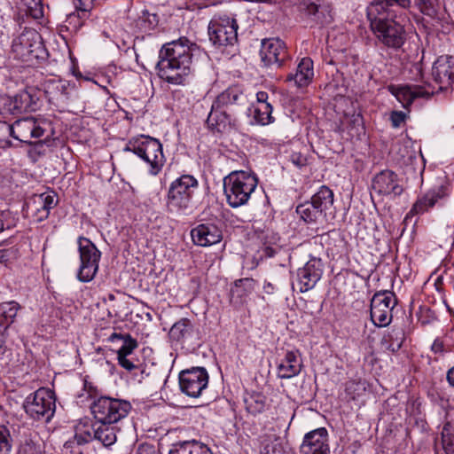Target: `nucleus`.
I'll return each mask as SVG.
<instances>
[{
  "instance_id": "14",
  "label": "nucleus",
  "mask_w": 454,
  "mask_h": 454,
  "mask_svg": "<svg viewBox=\"0 0 454 454\" xmlns=\"http://www.w3.org/2000/svg\"><path fill=\"white\" fill-rule=\"evenodd\" d=\"M208 373L204 367H192L179 374L181 391L190 397H199L208 384Z\"/></svg>"
},
{
  "instance_id": "2",
  "label": "nucleus",
  "mask_w": 454,
  "mask_h": 454,
  "mask_svg": "<svg viewBox=\"0 0 454 454\" xmlns=\"http://www.w3.org/2000/svg\"><path fill=\"white\" fill-rule=\"evenodd\" d=\"M199 187L198 180L192 175L184 174L175 179L169 185L166 206L168 212L177 215H188L192 212V198Z\"/></svg>"
},
{
  "instance_id": "63",
  "label": "nucleus",
  "mask_w": 454,
  "mask_h": 454,
  "mask_svg": "<svg viewBox=\"0 0 454 454\" xmlns=\"http://www.w3.org/2000/svg\"><path fill=\"white\" fill-rule=\"evenodd\" d=\"M270 288H272L271 285L268 284V289H270Z\"/></svg>"
},
{
  "instance_id": "36",
  "label": "nucleus",
  "mask_w": 454,
  "mask_h": 454,
  "mask_svg": "<svg viewBox=\"0 0 454 454\" xmlns=\"http://www.w3.org/2000/svg\"><path fill=\"white\" fill-rule=\"evenodd\" d=\"M254 288V280L253 278H240L235 281L234 287L231 288V295L237 294L241 297L251 293Z\"/></svg>"
},
{
  "instance_id": "33",
  "label": "nucleus",
  "mask_w": 454,
  "mask_h": 454,
  "mask_svg": "<svg viewBox=\"0 0 454 454\" xmlns=\"http://www.w3.org/2000/svg\"><path fill=\"white\" fill-rule=\"evenodd\" d=\"M404 333L400 328H393L381 339V347L391 353L397 352L403 342Z\"/></svg>"
},
{
  "instance_id": "46",
  "label": "nucleus",
  "mask_w": 454,
  "mask_h": 454,
  "mask_svg": "<svg viewBox=\"0 0 454 454\" xmlns=\"http://www.w3.org/2000/svg\"><path fill=\"white\" fill-rule=\"evenodd\" d=\"M94 0H73L76 11L81 12L85 16L93 8Z\"/></svg>"
},
{
  "instance_id": "27",
  "label": "nucleus",
  "mask_w": 454,
  "mask_h": 454,
  "mask_svg": "<svg viewBox=\"0 0 454 454\" xmlns=\"http://www.w3.org/2000/svg\"><path fill=\"white\" fill-rule=\"evenodd\" d=\"M20 308L19 303L14 301L0 303V350L4 342L3 335L13 322Z\"/></svg>"
},
{
  "instance_id": "5",
  "label": "nucleus",
  "mask_w": 454,
  "mask_h": 454,
  "mask_svg": "<svg viewBox=\"0 0 454 454\" xmlns=\"http://www.w3.org/2000/svg\"><path fill=\"white\" fill-rule=\"evenodd\" d=\"M97 423L116 424L126 418L131 410L129 402L108 396H100L90 404Z\"/></svg>"
},
{
  "instance_id": "22",
  "label": "nucleus",
  "mask_w": 454,
  "mask_h": 454,
  "mask_svg": "<svg viewBox=\"0 0 454 454\" xmlns=\"http://www.w3.org/2000/svg\"><path fill=\"white\" fill-rule=\"evenodd\" d=\"M432 75L441 88L452 84L454 82V57L440 56L434 63Z\"/></svg>"
},
{
  "instance_id": "34",
  "label": "nucleus",
  "mask_w": 454,
  "mask_h": 454,
  "mask_svg": "<svg viewBox=\"0 0 454 454\" xmlns=\"http://www.w3.org/2000/svg\"><path fill=\"white\" fill-rule=\"evenodd\" d=\"M193 333V325L188 318H181L176 322L169 331V336L176 341L188 338Z\"/></svg>"
},
{
  "instance_id": "13",
  "label": "nucleus",
  "mask_w": 454,
  "mask_h": 454,
  "mask_svg": "<svg viewBox=\"0 0 454 454\" xmlns=\"http://www.w3.org/2000/svg\"><path fill=\"white\" fill-rule=\"evenodd\" d=\"M238 23L233 18H215L208 25L209 39L217 46L233 45L238 40Z\"/></svg>"
},
{
  "instance_id": "48",
  "label": "nucleus",
  "mask_w": 454,
  "mask_h": 454,
  "mask_svg": "<svg viewBox=\"0 0 454 454\" xmlns=\"http://www.w3.org/2000/svg\"><path fill=\"white\" fill-rule=\"evenodd\" d=\"M290 160L298 168H301L307 166V164H308L307 157L304 156L303 154H301V153H296V152L293 153L290 155Z\"/></svg>"
},
{
  "instance_id": "50",
  "label": "nucleus",
  "mask_w": 454,
  "mask_h": 454,
  "mask_svg": "<svg viewBox=\"0 0 454 454\" xmlns=\"http://www.w3.org/2000/svg\"><path fill=\"white\" fill-rule=\"evenodd\" d=\"M75 439H76L78 444H83V443H87V442L92 441L93 439H95L94 434H93V427L91 428V431L85 430L83 432L76 433Z\"/></svg>"
},
{
  "instance_id": "18",
  "label": "nucleus",
  "mask_w": 454,
  "mask_h": 454,
  "mask_svg": "<svg viewBox=\"0 0 454 454\" xmlns=\"http://www.w3.org/2000/svg\"><path fill=\"white\" fill-rule=\"evenodd\" d=\"M36 102L34 97L27 90L16 95L0 97V114L3 115H18L35 110Z\"/></svg>"
},
{
  "instance_id": "4",
  "label": "nucleus",
  "mask_w": 454,
  "mask_h": 454,
  "mask_svg": "<svg viewBox=\"0 0 454 454\" xmlns=\"http://www.w3.org/2000/svg\"><path fill=\"white\" fill-rule=\"evenodd\" d=\"M124 151L132 152L149 164V172L153 176H156L161 171L166 160L160 142L149 136L142 135L130 139Z\"/></svg>"
},
{
  "instance_id": "24",
  "label": "nucleus",
  "mask_w": 454,
  "mask_h": 454,
  "mask_svg": "<svg viewBox=\"0 0 454 454\" xmlns=\"http://www.w3.org/2000/svg\"><path fill=\"white\" fill-rule=\"evenodd\" d=\"M215 107L235 109L247 104V96L238 86H231L221 92L214 100Z\"/></svg>"
},
{
  "instance_id": "19",
  "label": "nucleus",
  "mask_w": 454,
  "mask_h": 454,
  "mask_svg": "<svg viewBox=\"0 0 454 454\" xmlns=\"http://www.w3.org/2000/svg\"><path fill=\"white\" fill-rule=\"evenodd\" d=\"M449 196L448 188L444 185L429 190L422 196H419L410 211L407 213L404 221H408L414 215H422L434 207L441 200Z\"/></svg>"
},
{
  "instance_id": "17",
  "label": "nucleus",
  "mask_w": 454,
  "mask_h": 454,
  "mask_svg": "<svg viewBox=\"0 0 454 454\" xmlns=\"http://www.w3.org/2000/svg\"><path fill=\"white\" fill-rule=\"evenodd\" d=\"M372 188L379 195L395 198L403 192V181L392 170L385 169L375 175Z\"/></svg>"
},
{
  "instance_id": "40",
  "label": "nucleus",
  "mask_w": 454,
  "mask_h": 454,
  "mask_svg": "<svg viewBox=\"0 0 454 454\" xmlns=\"http://www.w3.org/2000/svg\"><path fill=\"white\" fill-rule=\"evenodd\" d=\"M138 26L144 29L151 30L153 29L159 22L158 16L154 13H150L147 10H144L138 18Z\"/></svg>"
},
{
  "instance_id": "41",
  "label": "nucleus",
  "mask_w": 454,
  "mask_h": 454,
  "mask_svg": "<svg viewBox=\"0 0 454 454\" xmlns=\"http://www.w3.org/2000/svg\"><path fill=\"white\" fill-rule=\"evenodd\" d=\"M20 454H43L41 445L32 438H26L20 444Z\"/></svg>"
},
{
  "instance_id": "26",
  "label": "nucleus",
  "mask_w": 454,
  "mask_h": 454,
  "mask_svg": "<svg viewBox=\"0 0 454 454\" xmlns=\"http://www.w3.org/2000/svg\"><path fill=\"white\" fill-rule=\"evenodd\" d=\"M314 76L313 61L309 58H303L298 64L294 73L287 74L286 81L293 82L294 86L301 88L308 86Z\"/></svg>"
},
{
  "instance_id": "7",
  "label": "nucleus",
  "mask_w": 454,
  "mask_h": 454,
  "mask_svg": "<svg viewBox=\"0 0 454 454\" xmlns=\"http://www.w3.org/2000/svg\"><path fill=\"white\" fill-rule=\"evenodd\" d=\"M23 406L33 419L49 422L56 409L54 393L44 387L39 388L26 398Z\"/></svg>"
},
{
  "instance_id": "45",
  "label": "nucleus",
  "mask_w": 454,
  "mask_h": 454,
  "mask_svg": "<svg viewBox=\"0 0 454 454\" xmlns=\"http://www.w3.org/2000/svg\"><path fill=\"white\" fill-rule=\"evenodd\" d=\"M28 207L34 212L35 216L38 222H42L49 216L50 212L45 207L35 203V197L32 201L28 203Z\"/></svg>"
},
{
  "instance_id": "52",
  "label": "nucleus",
  "mask_w": 454,
  "mask_h": 454,
  "mask_svg": "<svg viewBox=\"0 0 454 454\" xmlns=\"http://www.w3.org/2000/svg\"><path fill=\"white\" fill-rule=\"evenodd\" d=\"M192 454H212V452L206 444L195 441Z\"/></svg>"
},
{
  "instance_id": "37",
  "label": "nucleus",
  "mask_w": 454,
  "mask_h": 454,
  "mask_svg": "<svg viewBox=\"0 0 454 454\" xmlns=\"http://www.w3.org/2000/svg\"><path fill=\"white\" fill-rule=\"evenodd\" d=\"M13 447V439L9 428L0 424V454H11Z\"/></svg>"
},
{
  "instance_id": "31",
  "label": "nucleus",
  "mask_w": 454,
  "mask_h": 454,
  "mask_svg": "<svg viewBox=\"0 0 454 454\" xmlns=\"http://www.w3.org/2000/svg\"><path fill=\"white\" fill-rule=\"evenodd\" d=\"M99 425H93V434L96 440L102 442L106 447L111 446L115 443L117 440L116 436V427L114 424H104L98 423Z\"/></svg>"
},
{
  "instance_id": "39",
  "label": "nucleus",
  "mask_w": 454,
  "mask_h": 454,
  "mask_svg": "<svg viewBox=\"0 0 454 454\" xmlns=\"http://www.w3.org/2000/svg\"><path fill=\"white\" fill-rule=\"evenodd\" d=\"M26 14L35 20L43 16V7L41 0H24Z\"/></svg>"
},
{
  "instance_id": "44",
  "label": "nucleus",
  "mask_w": 454,
  "mask_h": 454,
  "mask_svg": "<svg viewBox=\"0 0 454 454\" xmlns=\"http://www.w3.org/2000/svg\"><path fill=\"white\" fill-rule=\"evenodd\" d=\"M265 403L261 396L253 397L247 400V409L250 413L256 414L260 413L264 410Z\"/></svg>"
},
{
  "instance_id": "6",
  "label": "nucleus",
  "mask_w": 454,
  "mask_h": 454,
  "mask_svg": "<svg viewBox=\"0 0 454 454\" xmlns=\"http://www.w3.org/2000/svg\"><path fill=\"white\" fill-rule=\"evenodd\" d=\"M43 87L48 102L63 111L78 98L76 84L67 80L49 79Z\"/></svg>"
},
{
  "instance_id": "53",
  "label": "nucleus",
  "mask_w": 454,
  "mask_h": 454,
  "mask_svg": "<svg viewBox=\"0 0 454 454\" xmlns=\"http://www.w3.org/2000/svg\"><path fill=\"white\" fill-rule=\"evenodd\" d=\"M382 1L387 6L397 5L403 9H409L411 5V0H382Z\"/></svg>"
},
{
  "instance_id": "58",
  "label": "nucleus",
  "mask_w": 454,
  "mask_h": 454,
  "mask_svg": "<svg viewBox=\"0 0 454 454\" xmlns=\"http://www.w3.org/2000/svg\"><path fill=\"white\" fill-rule=\"evenodd\" d=\"M318 5L314 4V3H311L310 4L308 5V12L309 14H317L318 12Z\"/></svg>"
},
{
  "instance_id": "8",
  "label": "nucleus",
  "mask_w": 454,
  "mask_h": 454,
  "mask_svg": "<svg viewBox=\"0 0 454 454\" xmlns=\"http://www.w3.org/2000/svg\"><path fill=\"white\" fill-rule=\"evenodd\" d=\"M48 128L49 123L45 120L29 116L15 121L7 129L13 138L31 145L33 139H40L44 137Z\"/></svg>"
},
{
  "instance_id": "12",
  "label": "nucleus",
  "mask_w": 454,
  "mask_h": 454,
  "mask_svg": "<svg viewBox=\"0 0 454 454\" xmlns=\"http://www.w3.org/2000/svg\"><path fill=\"white\" fill-rule=\"evenodd\" d=\"M397 303L395 295L390 291L376 293L371 300L370 317L375 326L385 327L392 321V310Z\"/></svg>"
},
{
  "instance_id": "15",
  "label": "nucleus",
  "mask_w": 454,
  "mask_h": 454,
  "mask_svg": "<svg viewBox=\"0 0 454 454\" xmlns=\"http://www.w3.org/2000/svg\"><path fill=\"white\" fill-rule=\"evenodd\" d=\"M323 274V262L317 257L310 258L306 264L298 269L293 287H297L301 293L312 289Z\"/></svg>"
},
{
  "instance_id": "25",
  "label": "nucleus",
  "mask_w": 454,
  "mask_h": 454,
  "mask_svg": "<svg viewBox=\"0 0 454 454\" xmlns=\"http://www.w3.org/2000/svg\"><path fill=\"white\" fill-rule=\"evenodd\" d=\"M300 356L301 353L297 349L286 351L284 358L278 365V377L280 379H291L297 376L302 368V362Z\"/></svg>"
},
{
  "instance_id": "21",
  "label": "nucleus",
  "mask_w": 454,
  "mask_h": 454,
  "mask_svg": "<svg viewBox=\"0 0 454 454\" xmlns=\"http://www.w3.org/2000/svg\"><path fill=\"white\" fill-rule=\"evenodd\" d=\"M192 242L200 247H209L223 239L222 231L213 223H200L191 231Z\"/></svg>"
},
{
  "instance_id": "60",
  "label": "nucleus",
  "mask_w": 454,
  "mask_h": 454,
  "mask_svg": "<svg viewBox=\"0 0 454 454\" xmlns=\"http://www.w3.org/2000/svg\"><path fill=\"white\" fill-rule=\"evenodd\" d=\"M441 348H442V346H441L440 343L434 342V345H433V349H434L435 351L440 350Z\"/></svg>"
},
{
  "instance_id": "55",
  "label": "nucleus",
  "mask_w": 454,
  "mask_h": 454,
  "mask_svg": "<svg viewBox=\"0 0 454 454\" xmlns=\"http://www.w3.org/2000/svg\"><path fill=\"white\" fill-rule=\"evenodd\" d=\"M154 449L150 444H141L138 446L137 454H154Z\"/></svg>"
},
{
  "instance_id": "10",
  "label": "nucleus",
  "mask_w": 454,
  "mask_h": 454,
  "mask_svg": "<svg viewBox=\"0 0 454 454\" xmlns=\"http://www.w3.org/2000/svg\"><path fill=\"white\" fill-rule=\"evenodd\" d=\"M371 28L384 45L400 48L405 41L403 27L392 19L375 17L371 20Z\"/></svg>"
},
{
  "instance_id": "30",
  "label": "nucleus",
  "mask_w": 454,
  "mask_h": 454,
  "mask_svg": "<svg viewBox=\"0 0 454 454\" xmlns=\"http://www.w3.org/2000/svg\"><path fill=\"white\" fill-rule=\"evenodd\" d=\"M310 201L326 216L333 206V192L329 187L322 185L311 197Z\"/></svg>"
},
{
  "instance_id": "23",
  "label": "nucleus",
  "mask_w": 454,
  "mask_h": 454,
  "mask_svg": "<svg viewBox=\"0 0 454 454\" xmlns=\"http://www.w3.org/2000/svg\"><path fill=\"white\" fill-rule=\"evenodd\" d=\"M389 90L404 108L411 106L415 98H428L433 93L419 85H391Z\"/></svg>"
},
{
  "instance_id": "11",
  "label": "nucleus",
  "mask_w": 454,
  "mask_h": 454,
  "mask_svg": "<svg viewBox=\"0 0 454 454\" xmlns=\"http://www.w3.org/2000/svg\"><path fill=\"white\" fill-rule=\"evenodd\" d=\"M40 39V35L35 29H25L12 41V52L14 58L24 62L38 59L42 50Z\"/></svg>"
},
{
  "instance_id": "42",
  "label": "nucleus",
  "mask_w": 454,
  "mask_h": 454,
  "mask_svg": "<svg viewBox=\"0 0 454 454\" xmlns=\"http://www.w3.org/2000/svg\"><path fill=\"white\" fill-rule=\"evenodd\" d=\"M35 203L43 205L50 212L57 205V200L54 194L42 193L35 196Z\"/></svg>"
},
{
  "instance_id": "56",
  "label": "nucleus",
  "mask_w": 454,
  "mask_h": 454,
  "mask_svg": "<svg viewBox=\"0 0 454 454\" xmlns=\"http://www.w3.org/2000/svg\"><path fill=\"white\" fill-rule=\"evenodd\" d=\"M268 93L265 91H259L256 93L257 104H269L268 103Z\"/></svg>"
},
{
  "instance_id": "59",
  "label": "nucleus",
  "mask_w": 454,
  "mask_h": 454,
  "mask_svg": "<svg viewBox=\"0 0 454 454\" xmlns=\"http://www.w3.org/2000/svg\"><path fill=\"white\" fill-rule=\"evenodd\" d=\"M5 214L4 212H2L0 214V232L2 231H4V217Z\"/></svg>"
},
{
  "instance_id": "35",
  "label": "nucleus",
  "mask_w": 454,
  "mask_h": 454,
  "mask_svg": "<svg viewBox=\"0 0 454 454\" xmlns=\"http://www.w3.org/2000/svg\"><path fill=\"white\" fill-rule=\"evenodd\" d=\"M272 106L270 104H256L254 106L253 117L258 124L266 125L272 121Z\"/></svg>"
},
{
  "instance_id": "47",
  "label": "nucleus",
  "mask_w": 454,
  "mask_h": 454,
  "mask_svg": "<svg viewBox=\"0 0 454 454\" xmlns=\"http://www.w3.org/2000/svg\"><path fill=\"white\" fill-rule=\"evenodd\" d=\"M119 364L126 369L129 372H131L135 369H138L140 367V364L138 360H134L132 357H124L122 359H118Z\"/></svg>"
},
{
  "instance_id": "3",
  "label": "nucleus",
  "mask_w": 454,
  "mask_h": 454,
  "mask_svg": "<svg viewBox=\"0 0 454 454\" xmlns=\"http://www.w3.org/2000/svg\"><path fill=\"white\" fill-rule=\"evenodd\" d=\"M254 175L239 170L232 171L223 178V190L227 203L236 208L246 205L257 186Z\"/></svg>"
},
{
  "instance_id": "38",
  "label": "nucleus",
  "mask_w": 454,
  "mask_h": 454,
  "mask_svg": "<svg viewBox=\"0 0 454 454\" xmlns=\"http://www.w3.org/2000/svg\"><path fill=\"white\" fill-rule=\"evenodd\" d=\"M442 449L444 454H454V435L450 423L445 424L442 431Z\"/></svg>"
},
{
  "instance_id": "28",
  "label": "nucleus",
  "mask_w": 454,
  "mask_h": 454,
  "mask_svg": "<svg viewBox=\"0 0 454 454\" xmlns=\"http://www.w3.org/2000/svg\"><path fill=\"white\" fill-rule=\"evenodd\" d=\"M109 340L111 342H121V346L117 350V360L131 356L133 351L138 346L137 340L132 338L130 334L114 333L109 337Z\"/></svg>"
},
{
  "instance_id": "54",
  "label": "nucleus",
  "mask_w": 454,
  "mask_h": 454,
  "mask_svg": "<svg viewBox=\"0 0 454 454\" xmlns=\"http://www.w3.org/2000/svg\"><path fill=\"white\" fill-rule=\"evenodd\" d=\"M360 384L355 380H350L346 383L345 391L350 395L351 399H355L354 393L359 389Z\"/></svg>"
},
{
  "instance_id": "61",
  "label": "nucleus",
  "mask_w": 454,
  "mask_h": 454,
  "mask_svg": "<svg viewBox=\"0 0 454 454\" xmlns=\"http://www.w3.org/2000/svg\"><path fill=\"white\" fill-rule=\"evenodd\" d=\"M260 442H261V444H264V439H263V436H261L260 437Z\"/></svg>"
},
{
  "instance_id": "16",
  "label": "nucleus",
  "mask_w": 454,
  "mask_h": 454,
  "mask_svg": "<svg viewBox=\"0 0 454 454\" xmlns=\"http://www.w3.org/2000/svg\"><path fill=\"white\" fill-rule=\"evenodd\" d=\"M260 56L264 67L278 68L288 58L286 43L278 38L264 39Z\"/></svg>"
},
{
  "instance_id": "43",
  "label": "nucleus",
  "mask_w": 454,
  "mask_h": 454,
  "mask_svg": "<svg viewBox=\"0 0 454 454\" xmlns=\"http://www.w3.org/2000/svg\"><path fill=\"white\" fill-rule=\"evenodd\" d=\"M194 442L193 440L175 443L168 454H192Z\"/></svg>"
},
{
  "instance_id": "62",
  "label": "nucleus",
  "mask_w": 454,
  "mask_h": 454,
  "mask_svg": "<svg viewBox=\"0 0 454 454\" xmlns=\"http://www.w3.org/2000/svg\"><path fill=\"white\" fill-rule=\"evenodd\" d=\"M3 256H4V255H3L2 252H0V262H2V258H3Z\"/></svg>"
},
{
  "instance_id": "32",
  "label": "nucleus",
  "mask_w": 454,
  "mask_h": 454,
  "mask_svg": "<svg viewBox=\"0 0 454 454\" xmlns=\"http://www.w3.org/2000/svg\"><path fill=\"white\" fill-rule=\"evenodd\" d=\"M296 212L304 222L309 223H322L326 219L324 213H322L310 200L298 205Z\"/></svg>"
},
{
  "instance_id": "9",
  "label": "nucleus",
  "mask_w": 454,
  "mask_h": 454,
  "mask_svg": "<svg viewBox=\"0 0 454 454\" xmlns=\"http://www.w3.org/2000/svg\"><path fill=\"white\" fill-rule=\"evenodd\" d=\"M78 246L81 265L77 278L81 282H90L98 270L101 253L89 239L83 237L78 239Z\"/></svg>"
},
{
  "instance_id": "20",
  "label": "nucleus",
  "mask_w": 454,
  "mask_h": 454,
  "mask_svg": "<svg viewBox=\"0 0 454 454\" xmlns=\"http://www.w3.org/2000/svg\"><path fill=\"white\" fill-rule=\"evenodd\" d=\"M301 454H330L328 432L319 427L307 433L300 447Z\"/></svg>"
},
{
  "instance_id": "49",
  "label": "nucleus",
  "mask_w": 454,
  "mask_h": 454,
  "mask_svg": "<svg viewBox=\"0 0 454 454\" xmlns=\"http://www.w3.org/2000/svg\"><path fill=\"white\" fill-rule=\"evenodd\" d=\"M347 122L351 126L352 129H356L357 131L363 129L364 120L360 114H354L346 118Z\"/></svg>"
},
{
  "instance_id": "57",
  "label": "nucleus",
  "mask_w": 454,
  "mask_h": 454,
  "mask_svg": "<svg viewBox=\"0 0 454 454\" xmlns=\"http://www.w3.org/2000/svg\"><path fill=\"white\" fill-rule=\"evenodd\" d=\"M446 379L450 386L454 387V366L447 372Z\"/></svg>"
},
{
  "instance_id": "29",
  "label": "nucleus",
  "mask_w": 454,
  "mask_h": 454,
  "mask_svg": "<svg viewBox=\"0 0 454 454\" xmlns=\"http://www.w3.org/2000/svg\"><path fill=\"white\" fill-rule=\"evenodd\" d=\"M231 122V115L226 113L224 108L215 107V104L213 103L211 106V111L207 119L208 127L213 130L222 131L225 129L226 125Z\"/></svg>"
},
{
  "instance_id": "64",
  "label": "nucleus",
  "mask_w": 454,
  "mask_h": 454,
  "mask_svg": "<svg viewBox=\"0 0 454 454\" xmlns=\"http://www.w3.org/2000/svg\"><path fill=\"white\" fill-rule=\"evenodd\" d=\"M435 454H442L439 450H436Z\"/></svg>"
},
{
  "instance_id": "1",
  "label": "nucleus",
  "mask_w": 454,
  "mask_h": 454,
  "mask_svg": "<svg viewBox=\"0 0 454 454\" xmlns=\"http://www.w3.org/2000/svg\"><path fill=\"white\" fill-rule=\"evenodd\" d=\"M199 47L186 37L165 43L159 53V76L168 83L183 84L192 72V59Z\"/></svg>"
},
{
  "instance_id": "51",
  "label": "nucleus",
  "mask_w": 454,
  "mask_h": 454,
  "mask_svg": "<svg viewBox=\"0 0 454 454\" xmlns=\"http://www.w3.org/2000/svg\"><path fill=\"white\" fill-rule=\"evenodd\" d=\"M406 114L401 111H394L391 114L390 121L394 128H399L404 122Z\"/></svg>"
}]
</instances>
